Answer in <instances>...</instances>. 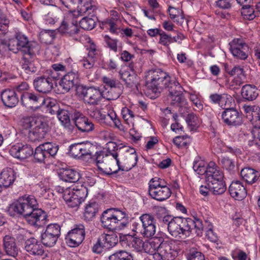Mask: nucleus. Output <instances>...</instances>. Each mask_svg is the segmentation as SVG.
I'll use <instances>...</instances> for the list:
<instances>
[{"label": "nucleus", "instance_id": "obj_41", "mask_svg": "<svg viewBox=\"0 0 260 260\" xmlns=\"http://www.w3.org/2000/svg\"><path fill=\"white\" fill-rule=\"evenodd\" d=\"M241 94L243 98L247 100L253 101L257 98L258 92L255 86L246 84L242 87Z\"/></svg>", "mask_w": 260, "mask_h": 260}, {"label": "nucleus", "instance_id": "obj_23", "mask_svg": "<svg viewBox=\"0 0 260 260\" xmlns=\"http://www.w3.org/2000/svg\"><path fill=\"white\" fill-rule=\"evenodd\" d=\"M9 152L12 156L15 158L24 159L33 154V148L28 144L17 143L11 147Z\"/></svg>", "mask_w": 260, "mask_h": 260}, {"label": "nucleus", "instance_id": "obj_29", "mask_svg": "<svg viewBox=\"0 0 260 260\" xmlns=\"http://www.w3.org/2000/svg\"><path fill=\"white\" fill-rule=\"evenodd\" d=\"M41 243L37 239L32 237L25 241L24 248L31 255H42L44 250Z\"/></svg>", "mask_w": 260, "mask_h": 260}, {"label": "nucleus", "instance_id": "obj_54", "mask_svg": "<svg viewBox=\"0 0 260 260\" xmlns=\"http://www.w3.org/2000/svg\"><path fill=\"white\" fill-rule=\"evenodd\" d=\"M38 118L31 116L23 117L21 120V125L24 129H31L34 127Z\"/></svg>", "mask_w": 260, "mask_h": 260}, {"label": "nucleus", "instance_id": "obj_38", "mask_svg": "<svg viewBox=\"0 0 260 260\" xmlns=\"http://www.w3.org/2000/svg\"><path fill=\"white\" fill-rule=\"evenodd\" d=\"M61 179L69 182H76L80 178V174L72 169H63L59 173Z\"/></svg>", "mask_w": 260, "mask_h": 260}, {"label": "nucleus", "instance_id": "obj_31", "mask_svg": "<svg viewBox=\"0 0 260 260\" xmlns=\"http://www.w3.org/2000/svg\"><path fill=\"white\" fill-rule=\"evenodd\" d=\"M3 247L7 255L14 257L17 256L19 252V249L16 245L15 239L9 235H6L4 237Z\"/></svg>", "mask_w": 260, "mask_h": 260}, {"label": "nucleus", "instance_id": "obj_40", "mask_svg": "<svg viewBox=\"0 0 260 260\" xmlns=\"http://www.w3.org/2000/svg\"><path fill=\"white\" fill-rule=\"evenodd\" d=\"M71 108L61 109L58 113L57 117L62 125L66 128H69L71 125L70 116L74 117V112Z\"/></svg>", "mask_w": 260, "mask_h": 260}, {"label": "nucleus", "instance_id": "obj_11", "mask_svg": "<svg viewBox=\"0 0 260 260\" xmlns=\"http://www.w3.org/2000/svg\"><path fill=\"white\" fill-rule=\"evenodd\" d=\"M58 150V145L52 143H46L37 147L33 155L36 161L45 163V160L50 157H54Z\"/></svg>", "mask_w": 260, "mask_h": 260}, {"label": "nucleus", "instance_id": "obj_47", "mask_svg": "<svg viewBox=\"0 0 260 260\" xmlns=\"http://www.w3.org/2000/svg\"><path fill=\"white\" fill-rule=\"evenodd\" d=\"M55 37V31L53 30H44L39 34L41 42L46 44H51Z\"/></svg>", "mask_w": 260, "mask_h": 260}, {"label": "nucleus", "instance_id": "obj_1", "mask_svg": "<svg viewBox=\"0 0 260 260\" xmlns=\"http://www.w3.org/2000/svg\"><path fill=\"white\" fill-rule=\"evenodd\" d=\"M79 6L77 11L67 13L58 27V31L62 35L74 37L80 31L78 26L77 18L78 16L84 15H94L95 7L92 4L91 0H78Z\"/></svg>", "mask_w": 260, "mask_h": 260}, {"label": "nucleus", "instance_id": "obj_43", "mask_svg": "<svg viewBox=\"0 0 260 260\" xmlns=\"http://www.w3.org/2000/svg\"><path fill=\"white\" fill-rule=\"evenodd\" d=\"M100 241H103L104 247L109 249L115 246L118 242L117 236L115 233L111 234H103L100 236Z\"/></svg>", "mask_w": 260, "mask_h": 260}, {"label": "nucleus", "instance_id": "obj_14", "mask_svg": "<svg viewBox=\"0 0 260 260\" xmlns=\"http://www.w3.org/2000/svg\"><path fill=\"white\" fill-rule=\"evenodd\" d=\"M21 100L23 104H25L34 111H37L45 104H50V99H45L37 93L27 92L21 95Z\"/></svg>", "mask_w": 260, "mask_h": 260}, {"label": "nucleus", "instance_id": "obj_3", "mask_svg": "<svg viewBox=\"0 0 260 260\" xmlns=\"http://www.w3.org/2000/svg\"><path fill=\"white\" fill-rule=\"evenodd\" d=\"M4 45L15 53L20 51L22 56L37 53L39 51L38 45L35 42L29 41L27 37L20 32L17 33L15 38L9 39L8 43L5 41H2L0 47Z\"/></svg>", "mask_w": 260, "mask_h": 260}, {"label": "nucleus", "instance_id": "obj_6", "mask_svg": "<svg viewBox=\"0 0 260 260\" xmlns=\"http://www.w3.org/2000/svg\"><path fill=\"white\" fill-rule=\"evenodd\" d=\"M112 156L103 151L96 152L94 156L98 168L104 174L110 175L117 173L119 169L117 153H111Z\"/></svg>", "mask_w": 260, "mask_h": 260}, {"label": "nucleus", "instance_id": "obj_51", "mask_svg": "<svg viewBox=\"0 0 260 260\" xmlns=\"http://www.w3.org/2000/svg\"><path fill=\"white\" fill-rule=\"evenodd\" d=\"M81 158L84 156H89L92 157V153L95 149V146L91 143L86 141L81 143Z\"/></svg>", "mask_w": 260, "mask_h": 260}, {"label": "nucleus", "instance_id": "obj_61", "mask_svg": "<svg viewBox=\"0 0 260 260\" xmlns=\"http://www.w3.org/2000/svg\"><path fill=\"white\" fill-rule=\"evenodd\" d=\"M53 71L52 72V76L54 75L57 78L67 72L66 67L60 63H55L52 66Z\"/></svg>", "mask_w": 260, "mask_h": 260}, {"label": "nucleus", "instance_id": "obj_52", "mask_svg": "<svg viewBox=\"0 0 260 260\" xmlns=\"http://www.w3.org/2000/svg\"><path fill=\"white\" fill-rule=\"evenodd\" d=\"M189 99L192 103L194 107L193 109L196 111H201L203 109V105L201 100V96L199 94L194 92L189 93Z\"/></svg>", "mask_w": 260, "mask_h": 260}, {"label": "nucleus", "instance_id": "obj_34", "mask_svg": "<svg viewBox=\"0 0 260 260\" xmlns=\"http://www.w3.org/2000/svg\"><path fill=\"white\" fill-rule=\"evenodd\" d=\"M206 177V182H208L223 178V174L214 162L210 161L208 165V171Z\"/></svg>", "mask_w": 260, "mask_h": 260}, {"label": "nucleus", "instance_id": "obj_46", "mask_svg": "<svg viewBox=\"0 0 260 260\" xmlns=\"http://www.w3.org/2000/svg\"><path fill=\"white\" fill-rule=\"evenodd\" d=\"M137 232H131V245L134 249L138 252L143 250L144 242Z\"/></svg>", "mask_w": 260, "mask_h": 260}, {"label": "nucleus", "instance_id": "obj_8", "mask_svg": "<svg viewBox=\"0 0 260 260\" xmlns=\"http://www.w3.org/2000/svg\"><path fill=\"white\" fill-rule=\"evenodd\" d=\"M149 187L150 196L159 201L168 199L172 194L171 189L167 186V182L164 179L158 177L151 179Z\"/></svg>", "mask_w": 260, "mask_h": 260}, {"label": "nucleus", "instance_id": "obj_24", "mask_svg": "<svg viewBox=\"0 0 260 260\" xmlns=\"http://www.w3.org/2000/svg\"><path fill=\"white\" fill-rule=\"evenodd\" d=\"M73 120L78 129L82 132L89 133L94 128V125L91 120L79 111H74Z\"/></svg>", "mask_w": 260, "mask_h": 260}, {"label": "nucleus", "instance_id": "obj_4", "mask_svg": "<svg viewBox=\"0 0 260 260\" xmlns=\"http://www.w3.org/2000/svg\"><path fill=\"white\" fill-rule=\"evenodd\" d=\"M102 226L110 230L118 228L122 229L128 224V216L118 208H109L104 211L101 217Z\"/></svg>", "mask_w": 260, "mask_h": 260}, {"label": "nucleus", "instance_id": "obj_25", "mask_svg": "<svg viewBox=\"0 0 260 260\" xmlns=\"http://www.w3.org/2000/svg\"><path fill=\"white\" fill-rule=\"evenodd\" d=\"M79 75L76 71L69 72L65 74L59 82L62 93L68 92L78 82Z\"/></svg>", "mask_w": 260, "mask_h": 260}, {"label": "nucleus", "instance_id": "obj_30", "mask_svg": "<svg viewBox=\"0 0 260 260\" xmlns=\"http://www.w3.org/2000/svg\"><path fill=\"white\" fill-rule=\"evenodd\" d=\"M1 99L4 105L9 108L14 107L19 102L18 96L14 89L3 90L1 93Z\"/></svg>", "mask_w": 260, "mask_h": 260}, {"label": "nucleus", "instance_id": "obj_12", "mask_svg": "<svg viewBox=\"0 0 260 260\" xmlns=\"http://www.w3.org/2000/svg\"><path fill=\"white\" fill-rule=\"evenodd\" d=\"M60 230L61 227L58 224L51 223L48 225L41 236L42 244L47 247H53L60 236Z\"/></svg>", "mask_w": 260, "mask_h": 260}, {"label": "nucleus", "instance_id": "obj_16", "mask_svg": "<svg viewBox=\"0 0 260 260\" xmlns=\"http://www.w3.org/2000/svg\"><path fill=\"white\" fill-rule=\"evenodd\" d=\"M171 83V85L169 88V95L168 98L170 104L174 106L179 107L185 106L187 102L180 90L181 86L179 82L176 80H174L173 82Z\"/></svg>", "mask_w": 260, "mask_h": 260}, {"label": "nucleus", "instance_id": "obj_59", "mask_svg": "<svg viewBox=\"0 0 260 260\" xmlns=\"http://www.w3.org/2000/svg\"><path fill=\"white\" fill-rule=\"evenodd\" d=\"M221 164L223 167L229 171H232L235 167V161L228 156H224L221 159Z\"/></svg>", "mask_w": 260, "mask_h": 260}, {"label": "nucleus", "instance_id": "obj_56", "mask_svg": "<svg viewBox=\"0 0 260 260\" xmlns=\"http://www.w3.org/2000/svg\"><path fill=\"white\" fill-rule=\"evenodd\" d=\"M173 43V39L172 37L167 34L165 31H162L160 34L158 43L162 46L169 48L170 45Z\"/></svg>", "mask_w": 260, "mask_h": 260}, {"label": "nucleus", "instance_id": "obj_10", "mask_svg": "<svg viewBox=\"0 0 260 260\" xmlns=\"http://www.w3.org/2000/svg\"><path fill=\"white\" fill-rule=\"evenodd\" d=\"M180 222H181V224L178 226L179 235L189 236L193 228L198 236L202 235L204 226L203 221L200 218L197 217H193V219L180 217Z\"/></svg>", "mask_w": 260, "mask_h": 260}, {"label": "nucleus", "instance_id": "obj_36", "mask_svg": "<svg viewBox=\"0 0 260 260\" xmlns=\"http://www.w3.org/2000/svg\"><path fill=\"white\" fill-rule=\"evenodd\" d=\"M241 176L246 182L252 184L258 180L259 174L257 171L251 168H245L241 171Z\"/></svg>", "mask_w": 260, "mask_h": 260}, {"label": "nucleus", "instance_id": "obj_48", "mask_svg": "<svg viewBox=\"0 0 260 260\" xmlns=\"http://www.w3.org/2000/svg\"><path fill=\"white\" fill-rule=\"evenodd\" d=\"M204 228L205 227L206 236L208 240L213 243H216L218 240L217 234L213 231V224L208 221L206 220L205 225L203 224Z\"/></svg>", "mask_w": 260, "mask_h": 260}, {"label": "nucleus", "instance_id": "obj_28", "mask_svg": "<svg viewBox=\"0 0 260 260\" xmlns=\"http://www.w3.org/2000/svg\"><path fill=\"white\" fill-rule=\"evenodd\" d=\"M229 192L231 197L237 200H242L246 196L250 189L246 188L240 181H233L229 186Z\"/></svg>", "mask_w": 260, "mask_h": 260}, {"label": "nucleus", "instance_id": "obj_45", "mask_svg": "<svg viewBox=\"0 0 260 260\" xmlns=\"http://www.w3.org/2000/svg\"><path fill=\"white\" fill-rule=\"evenodd\" d=\"M103 99L108 101L115 100L117 99L121 94L120 86L111 88H106V89L102 91Z\"/></svg>", "mask_w": 260, "mask_h": 260}, {"label": "nucleus", "instance_id": "obj_26", "mask_svg": "<svg viewBox=\"0 0 260 260\" xmlns=\"http://www.w3.org/2000/svg\"><path fill=\"white\" fill-rule=\"evenodd\" d=\"M223 122L228 125H237L242 123V118L238 111L233 108L226 109L221 114Z\"/></svg>", "mask_w": 260, "mask_h": 260}, {"label": "nucleus", "instance_id": "obj_19", "mask_svg": "<svg viewBox=\"0 0 260 260\" xmlns=\"http://www.w3.org/2000/svg\"><path fill=\"white\" fill-rule=\"evenodd\" d=\"M47 217L46 213L37 206L23 218L28 224L37 228L45 224Z\"/></svg>", "mask_w": 260, "mask_h": 260}, {"label": "nucleus", "instance_id": "obj_64", "mask_svg": "<svg viewBox=\"0 0 260 260\" xmlns=\"http://www.w3.org/2000/svg\"><path fill=\"white\" fill-rule=\"evenodd\" d=\"M50 104L47 105V104H45L47 107L48 108V111L49 113L52 115L56 114L58 115V113H59V110L61 109L58 105L55 104L50 101Z\"/></svg>", "mask_w": 260, "mask_h": 260}, {"label": "nucleus", "instance_id": "obj_21", "mask_svg": "<svg viewBox=\"0 0 260 260\" xmlns=\"http://www.w3.org/2000/svg\"><path fill=\"white\" fill-rule=\"evenodd\" d=\"M80 94L85 103L97 105L103 99L102 91L94 87L83 88Z\"/></svg>", "mask_w": 260, "mask_h": 260}, {"label": "nucleus", "instance_id": "obj_42", "mask_svg": "<svg viewBox=\"0 0 260 260\" xmlns=\"http://www.w3.org/2000/svg\"><path fill=\"white\" fill-rule=\"evenodd\" d=\"M99 211V205L95 202H90L85 207L84 219L86 221L92 220Z\"/></svg>", "mask_w": 260, "mask_h": 260}, {"label": "nucleus", "instance_id": "obj_5", "mask_svg": "<svg viewBox=\"0 0 260 260\" xmlns=\"http://www.w3.org/2000/svg\"><path fill=\"white\" fill-rule=\"evenodd\" d=\"M38 205L37 201L34 196L25 195L11 204L9 207L8 212L11 216L23 217Z\"/></svg>", "mask_w": 260, "mask_h": 260}, {"label": "nucleus", "instance_id": "obj_33", "mask_svg": "<svg viewBox=\"0 0 260 260\" xmlns=\"http://www.w3.org/2000/svg\"><path fill=\"white\" fill-rule=\"evenodd\" d=\"M16 173L13 169L7 168L3 170L0 174V186L5 188L12 185L16 179Z\"/></svg>", "mask_w": 260, "mask_h": 260}, {"label": "nucleus", "instance_id": "obj_22", "mask_svg": "<svg viewBox=\"0 0 260 260\" xmlns=\"http://www.w3.org/2000/svg\"><path fill=\"white\" fill-rule=\"evenodd\" d=\"M228 73L232 76H234L231 80L229 79L228 81L231 89L238 88L244 82L246 75L243 68L239 66H235L231 70L228 71Z\"/></svg>", "mask_w": 260, "mask_h": 260}, {"label": "nucleus", "instance_id": "obj_53", "mask_svg": "<svg viewBox=\"0 0 260 260\" xmlns=\"http://www.w3.org/2000/svg\"><path fill=\"white\" fill-rule=\"evenodd\" d=\"M80 26L85 30H91L95 25V21L92 18L84 17L79 22Z\"/></svg>", "mask_w": 260, "mask_h": 260}, {"label": "nucleus", "instance_id": "obj_7", "mask_svg": "<svg viewBox=\"0 0 260 260\" xmlns=\"http://www.w3.org/2000/svg\"><path fill=\"white\" fill-rule=\"evenodd\" d=\"M132 222L133 232H137L147 237H152L155 233L154 219L150 214H144L137 220L133 218L131 219Z\"/></svg>", "mask_w": 260, "mask_h": 260}, {"label": "nucleus", "instance_id": "obj_39", "mask_svg": "<svg viewBox=\"0 0 260 260\" xmlns=\"http://www.w3.org/2000/svg\"><path fill=\"white\" fill-rule=\"evenodd\" d=\"M96 54L97 50L94 45L91 46L87 56L84 57L80 61L83 67L87 69L92 68L95 63V56Z\"/></svg>", "mask_w": 260, "mask_h": 260}, {"label": "nucleus", "instance_id": "obj_50", "mask_svg": "<svg viewBox=\"0 0 260 260\" xmlns=\"http://www.w3.org/2000/svg\"><path fill=\"white\" fill-rule=\"evenodd\" d=\"M180 222V217H176L171 220L168 228L169 233L174 237L179 235V225Z\"/></svg>", "mask_w": 260, "mask_h": 260}, {"label": "nucleus", "instance_id": "obj_35", "mask_svg": "<svg viewBox=\"0 0 260 260\" xmlns=\"http://www.w3.org/2000/svg\"><path fill=\"white\" fill-rule=\"evenodd\" d=\"M211 191L214 194H221L225 192L226 187L223 178L206 182Z\"/></svg>", "mask_w": 260, "mask_h": 260}, {"label": "nucleus", "instance_id": "obj_13", "mask_svg": "<svg viewBox=\"0 0 260 260\" xmlns=\"http://www.w3.org/2000/svg\"><path fill=\"white\" fill-rule=\"evenodd\" d=\"M177 252L174 241L160 242L157 252L154 254V260H173Z\"/></svg>", "mask_w": 260, "mask_h": 260}, {"label": "nucleus", "instance_id": "obj_49", "mask_svg": "<svg viewBox=\"0 0 260 260\" xmlns=\"http://www.w3.org/2000/svg\"><path fill=\"white\" fill-rule=\"evenodd\" d=\"M193 169L199 175L207 174L208 166L207 163L200 158L196 159L193 165Z\"/></svg>", "mask_w": 260, "mask_h": 260}, {"label": "nucleus", "instance_id": "obj_37", "mask_svg": "<svg viewBox=\"0 0 260 260\" xmlns=\"http://www.w3.org/2000/svg\"><path fill=\"white\" fill-rule=\"evenodd\" d=\"M160 242V240L157 238L147 240L144 242L143 250L146 253L152 254L154 257V254L158 251Z\"/></svg>", "mask_w": 260, "mask_h": 260}, {"label": "nucleus", "instance_id": "obj_20", "mask_svg": "<svg viewBox=\"0 0 260 260\" xmlns=\"http://www.w3.org/2000/svg\"><path fill=\"white\" fill-rule=\"evenodd\" d=\"M57 77L53 75L51 77L41 76L36 78L33 82L35 89L38 92L48 93L53 88L54 80Z\"/></svg>", "mask_w": 260, "mask_h": 260}, {"label": "nucleus", "instance_id": "obj_17", "mask_svg": "<svg viewBox=\"0 0 260 260\" xmlns=\"http://www.w3.org/2000/svg\"><path fill=\"white\" fill-rule=\"evenodd\" d=\"M229 45L230 50L235 57L241 60H245L248 57L249 47L243 40L234 39Z\"/></svg>", "mask_w": 260, "mask_h": 260}, {"label": "nucleus", "instance_id": "obj_58", "mask_svg": "<svg viewBox=\"0 0 260 260\" xmlns=\"http://www.w3.org/2000/svg\"><path fill=\"white\" fill-rule=\"evenodd\" d=\"M186 122L190 126L191 129H193L200 124V121L199 118L194 113L188 114L186 118Z\"/></svg>", "mask_w": 260, "mask_h": 260}, {"label": "nucleus", "instance_id": "obj_55", "mask_svg": "<svg viewBox=\"0 0 260 260\" xmlns=\"http://www.w3.org/2000/svg\"><path fill=\"white\" fill-rule=\"evenodd\" d=\"M130 254L125 250H120L109 257V260H130Z\"/></svg>", "mask_w": 260, "mask_h": 260}, {"label": "nucleus", "instance_id": "obj_9", "mask_svg": "<svg viewBox=\"0 0 260 260\" xmlns=\"http://www.w3.org/2000/svg\"><path fill=\"white\" fill-rule=\"evenodd\" d=\"M62 190L64 200L71 208L78 207L84 201L88 193L87 189L83 186L80 188L68 187Z\"/></svg>", "mask_w": 260, "mask_h": 260}, {"label": "nucleus", "instance_id": "obj_60", "mask_svg": "<svg viewBox=\"0 0 260 260\" xmlns=\"http://www.w3.org/2000/svg\"><path fill=\"white\" fill-rule=\"evenodd\" d=\"M81 143H75L70 146V154L75 158H81Z\"/></svg>", "mask_w": 260, "mask_h": 260}, {"label": "nucleus", "instance_id": "obj_27", "mask_svg": "<svg viewBox=\"0 0 260 260\" xmlns=\"http://www.w3.org/2000/svg\"><path fill=\"white\" fill-rule=\"evenodd\" d=\"M209 98L213 104H218L220 107L224 110L232 108L234 104V99L231 95L226 93L212 94L210 95Z\"/></svg>", "mask_w": 260, "mask_h": 260}, {"label": "nucleus", "instance_id": "obj_63", "mask_svg": "<svg viewBox=\"0 0 260 260\" xmlns=\"http://www.w3.org/2000/svg\"><path fill=\"white\" fill-rule=\"evenodd\" d=\"M104 40L107 45L112 50L116 52L117 51V40L113 39L106 35L104 37Z\"/></svg>", "mask_w": 260, "mask_h": 260}, {"label": "nucleus", "instance_id": "obj_57", "mask_svg": "<svg viewBox=\"0 0 260 260\" xmlns=\"http://www.w3.org/2000/svg\"><path fill=\"white\" fill-rule=\"evenodd\" d=\"M119 74L121 79L125 82L126 84H128V81L130 80V64L128 65L123 66L122 67Z\"/></svg>", "mask_w": 260, "mask_h": 260}, {"label": "nucleus", "instance_id": "obj_32", "mask_svg": "<svg viewBox=\"0 0 260 260\" xmlns=\"http://www.w3.org/2000/svg\"><path fill=\"white\" fill-rule=\"evenodd\" d=\"M36 58V53L26 54L22 56V69L26 74L36 73L37 68L35 66L34 61Z\"/></svg>", "mask_w": 260, "mask_h": 260}, {"label": "nucleus", "instance_id": "obj_15", "mask_svg": "<svg viewBox=\"0 0 260 260\" xmlns=\"http://www.w3.org/2000/svg\"><path fill=\"white\" fill-rule=\"evenodd\" d=\"M49 130L47 121L43 118H39L34 127L29 130L27 137L31 142L40 141L45 138Z\"/></svg>", "mask_w": 260, "mask_h": 260}, {"label": "nucleus", "instance_id": "obj_62", "mask_svg": "<svg viewBox=\"0 0 260 260\" xmlns=\"http://www.w3.org/2000/svg\"><path fill=\"white\" fill-rule=\"evenodd\" d=\"M102 81L105 84V89H106V88L108 89L119 86L118 84H116V81L114 79L107 76H104L102 78Z\"/></svg>", "mask_w": 260, "mask_h": 260}, {"label": "nucleus", "instance_id": "obj_2", "mask_svg": "<svg viewBox=\"0 0 260 260\" xmlns=\"http://www.w3.org/2000/svg\"><path fill=\"white\" fill-rule=\"evenodd\" d=\"M146 95L150 99L158 97L164 88H169L175 78L171 77L160 69L149 71L146 75Z\"/></svg>", "mask_w": 260, "mask_h": 260}, {"label": "nucleus", "instance_id": "obj_44", "mask_svg": "<svg viewBox=\"0 0 260 260\" xmlns=\"http://www.w3.org/2000/svg\"><path fill=\"white\" fill-rule=\"evenodd\" d=\"M241 6L242 8L241 13L244 19L251 20L257 16V12L254 10V8L251 6L250 4L245 3Z\"/></svg>", "mask_w": 260, "mask_h": 260}, {"label": "nucleus", "instance_id": "obj_18", "mask_svg": "<svg viewBox=\"0 0 260 260\" xmlns=\"http://www.w3.org/2000/svg\"><path fill=\"white\" fill-rule=\"evenodd\" d=\"M85 228L81 224L76 225L66 237L67 243L70 247L78 246L84 240L85 238Z\"/></svg>", "mask_w": 260, "mask_h": 260}]
</instances>
